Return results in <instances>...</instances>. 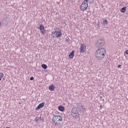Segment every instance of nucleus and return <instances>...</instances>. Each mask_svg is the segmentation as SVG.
<instances>
[{
	"instance_id": "obj_14",
	"label": "nucleus",
	"mask_w": 128,
	"mask_h": 128,
	"mask_svg": "<svg viewBox=\"0 0 128 128\" xmlns=\"http://www.w3.org/2000/svg\"><path fill=\"white\" fill-rule=\"evenodd\" d=\"M71 114L74 118H78L80 116V114H78V113H73Z\"/></svg>"
},
{
	"instance_id": "obj_27",
	"label": "nucleus",
	"mask_w": 128,
	"mask_h": 128,
	"mask_svg": "<svg viewBox=\"0 0 128 128\" xmlns=\"http://www.w3.org/2000/svg\"><path fill=\"white\" fill-rule=\"evenodd\" d=\"M2 26V23L0 22V26Z\"/></svg>"
},
{
	"instance_id": "obj_17",
	"label": "nucleus",
	"mask_w": 128,
	"mask_h": 128,
	"mask_svg": "<svg viewBox=\"0 0 128 128\" xmlns=\"http://www.w3.org/2000/svg\"><path fill=\"white\" fill-rule=\"evenodd\" d=\"M42 67L44 70H46V68H48V66H46V64H42Z\"/></svg>"
},
{
	"instance_id": "obj_22",
	"label": "nucleus",
	"mask_w": 128,
	"mask_h": 128,
	"mask_svg": "<svg viewBox=\"0 0 128 128\" xmlns=\"http://www.w3.org/2000/svg\"><path fill=\"white\" fill-rule=\"evenodd\" d=\"M100 100H102L103 102H104V97H102V96H100Z\"/></svg>"
},
{
	"instance_id": "obj_20",
	"label": "nucleus",
	"mask_w": 128,
	"mask_h": 128,
	"mask_svg": "<svg viewBox=\"0 0 128 128\" xmlns=\"http://www.w3.org/2000/svg\"><path fill=\"white\" fill-rule=\"evenodd\" d=\"M3 78H4V74L0 73V80H2Z\"/></svg>"
},
{
	"instance_id": "obj_9",
	"label": "nucleus",
	"mask_w": 128,
	"mask_h": 128,
	"mask_svg": "<svg viewBox=\"0 0 128 128\" xmlns=\"http://www.w3.org/2000/svg\"><path fill=\"white\" fill-rule=\"evenodd\" d=\"M44 102L40 103L38 104V106L36 108V110H40L42 108H44Z\"/></svg>"
},
{
	"instance_id": "obj_18",
	"label": "nucleus",
	"mask_w": 128,
	"mask_h": 128,
	"mask_svg": "<svg viewBox=\"0 0 128 128\" xmlns=\"http://www.w3.org/2000/svg\"><path fill=\"white\" fill-rule=\"evenodd\" d=\"M40 120V118H38V116H36L35 118V122H38Z\"/></svg>"
},
{
	"instance_id": "obj_8",
	"label": "nucleus",
	"mask_w": 128,
	"mask_h": 128,
	"mask_svg": "<svg viewBox=\"0 0 128 128\" xmlns=\"http://www.w3.org/2000/svg\"><path fill=\"white\" fill-rule=\"evenodd\" d=\"M8 17H6L2 21V24L4 26H8Z\"/></svg>"
},
{
	"instance_id": "obj_5",
	"label": "nucleus",
	"mask_w": 128,
	"mask_h": 128,
	"mask_svg": "<svg viewBox=\"0 0 128 128\" xmlns=\"http://www.w3.org/2000/svg\"><path fill=\"white\" fill-rule=\"evenodd\" d=\"M77 109L78 110V112L82 114L84 110H86V108L84 107L81 104H78L76 106Z\"/></svg>"
},
{
	"instance_id": "obj_11",
	"label": "nucleus",
	"mask_w": 128,
	"mask_h": 128,
	"mask_svg": "<svg viewBox=\"0 0 128 128\" xmlns=\"http://www.w3.org/2000/svg\"><path fill=\"white\" fill-rule=\"evenodd\" d=\"M74 50L72 51L68 56V58H74Z\"/></svg>"
},
{
	"instance_id": "obj_12",
	"label": "nucleus",
	"mask_w": 128,
	"mask_h": 128,
	"mask_svg": "<svg viewBox=\"0 0 128 128\" xmlns=\"http://www.w3.org/2000/svg\"><path fill=\"white\" fill-rule=\"evenodd\" d=\"M71 114H78V110L77 107L76 108H73L72 110Z\"/></svg>"
},
{
	"instance_id": "obj_15",
	"label": "nucleus",
	"mask_w": 128,
	"mask_h": 128,
	"mask_svg": "<svg viewBox=\"0 0 128 128\" xmlns=\"http://www.w3.org/2000/svg\"><path fill=\"white\" fill-rule=\"evenodd\" d=\"M58 110H59L60 112H64V107L62 106H60L58 107Z\"/></svg>"
},
{
	"instance_id": "obj_28",
	"label": "nucleus",
	"mask_w": 128,
	"mask_h": 128,
	"mask_svg": "<svg viewBox=\"0 0 128 128\" xmlns=\"http://www.w3.org/2000/svg\"><path fill=\"white\" fill-rule=\"evenodd\" d=\"M74 0H72V1H73V2H74Z\"/></svg>"
},
{
	"instance_id": "obj_23",
	"label": "nucleus",
	"mask_w": 128,
	"mask_h": 128,
	"mask_svg": "<svg viewBox=\"0 0 128 128\" xmlns=\"http://www.w3.org/2000/svg\"><path fill=\"white\" fill-rule=\"evenodd\" d=\"M34 80V76H32L30 78V80Z\"/></svg>"
},
{
	"instance_id": "obj_26",
	"label": "nucleus",
	"mask_w": 128,
	"mask_h": 128,
	"mask_svg": "<svg viewBox=\"0 0 128 128\" xmlns=\"http://www.w3.org/2000/svg\"><path fill=\"white\" fill-rule=\"evenodd\" d=\"M126 52L127 54H128V50H126Z\"/></svg>"
},
{
	"instance_id": "obj_7",
	"label": "nucleus",
	"mask_w": 128,
	"mask_h": 128,
	"mask_svg": "<svg viewBox=\"0 0 128 128\" xmlns=\"http://www.w3.org/2000/svg\"><path fill=\"white\" fill-rule=\"evenodd\" d=\"M39 28L40 30L41 34H46V30L44 29V25L40 24Z\"/></svg>"
},
{
	"instance_id": "obj_16",
	"label": "nucleus",
	"mask_w": 128,
	"mask_h": 128,
	"mask_svg": "<svg viewBox=\"0 0 128 128\" xmlns=\"http://www.w3.org/2000/svg\"><path fill=\"white\" fill-rule=\"evenodd\" d=\"M126 7H123L121 9L122 12H126Z\"/></svg>"
},
{
	"instance_id": "obj_13",
	"label": "nucleus",
	"mask_w": 128,
	"mask_h": 128,
	"mask_svg": "<svg viewBox=\"0 0 128 128\" xmlns=\"http://www.w3.org/2000/svg\"><path fill=\"white\" fill-rule=\"evenodd\" d=\"M56 88V86H54V84H50L49 86V90H50L51 92H54V88Z\"/></svg>"
},
{
	"instance_id": "obj_10",
	"label": "nucleus",
	"mask_w": 128,
	"mask_h": 128,
	"mask_svg": "<svg viewBox=\"0 0 128 128\" xmlns=\"http://www.w3.org/2000/svg\"><path fill=\"white\" fill-rule=\"evenodd\" d=\"M54 34H56L55 36L57 38H60V36H62V32L60 30L55 31Z\"/></svg>"
},
{
	"instance_id": "obj_21",
	"label": "nucleus",
	"mask_w": 128,
	"mask_h": 128,
	"mask_svg": "<svg viewBox=\"0 0 128 128\" xmlns=\"http://www.w3.org/2000/svg\"><path fill=\"white\" fill-rule=\"evenodd\" d=\"M89 4H92L94 2V0H87Z\"/></svg>"
},
{
	"instance_id": "obj_6",
	"label": "nucleus",
	"mask_w": 128,
	"mask_h": 128,
	"mask_svg": "<svg viewBox=\"0 0 128 128\" xmlns=\"http://www.w3.org/2000/svg\"><path fill=\"white\" fill-rule=\"evenodd\" d=\"M80 50V52L81 54H84V52H86V44H82Z\"/></svg>"
},
{
	"instance_id": "obj_24",
	"label": "nucleus",
	"mask_w": 128,
	"mask_h": 128,
	"mask_svg": "<svg viewBox=\"0 0 128 128\" xmlns=\"http://www.w3.org/2000/svg\"><path fill=\"white\" fill-rule=\"evenodd\" d=\"M100 110H102V105H100Z\"/></svg>"
},
{
	"instance_id": "obj_4",
	"label": "nucleus",
	"mask_w": 128,
	"mask_h": 128,
	"mask_svg": "<svg viewBox=\"0 0 128 128\" xmlns=\"http://www.w3.org/2000/svg\"><path fill=\"white\" fill-rule=\"evenodd\" d=\"M103 46H104V41L102 39L98 40L96 43V48H102Z\"/></svg>"
},
{
	"instance_id": "obj_3",
	"label": "nucleus",
	"mask_w": 128,
	"mask_h": 128,
	"mask_svg": "<svg viewBox=\"0 0 128 128\" xmlns=\"http://www.w3.org/2000/svg\"><path fill=\"white\" fill-rule=\"evenodd\" d=\"M88 9V0H85L81 4L80 10L82 12H84Z\"/></svg>"
},
{
	"instance_id": "obj_2",
	"label": "nucleus",
	"mask_w": 128,
	"mask_h": 128,
	"mask_svg": "<svg viewBox=\"0 0 128 128\" xmlns=\"http://www.w3.org/2000/svg\"><path fill=\"white\" fill-rule=\"evenodd\" d=\"M62 122V117L60 116L54 115L52 119V123L56 126H58Z\"/></svg>"
},
{
	"instance_id": "obj_19",
	"label": "nucleus",
	"mask_w": 128,
	"mask_h": 128,
	"mask_svg": "<svg viewBox=\"0 0 128 128\" xmlns=\"http://www.w3.org/2000/svg\"><path fill=\"white\" fill-rule=\"evenodd\" d=\"M102 24L104 26L108 24V20H103Z\"/></svg>"
},
{
	"instance_id": "obj_1",
	"label": "nucleus",
	"mask_w": 128,
	"mask_h": 128,
	"mask_svg": "<svg viewBox=\"0 0 128 128\" xmlns=\"http://www.w3.org/2000/svg\"><path fill=\"white\" fill-rule=\"evenodd\" d=\"M106 56V49L100 48L95 53V56L98 60H102Z\"/></svg>"
},
{
	"instance_id": "obj_25",
	"label": "nucleus",
	"mask_w": 128,
	"mask_h": 128,
	"mask_svg": "<svg viewBox=\"0 0 128 128\" xmlns=\"http://www.w3.org/2000/svg\"><path fill=\"white\" fill-rule=\"evenodd\" d=\"M120 66H122V65H118V68H120Z\"/></svg>"
}]
</instances>
